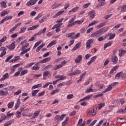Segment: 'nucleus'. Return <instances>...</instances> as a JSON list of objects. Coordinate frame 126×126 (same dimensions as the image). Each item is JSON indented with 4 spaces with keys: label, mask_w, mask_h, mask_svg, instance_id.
Returning a JSON list of instances; mask_svg holds the SVG:
<instances>
[{
    "label": "nucleus",
    "mask_w": 126,
    "mask_h": 126,
    "mask_svg": "<svg viewBox=\"0 0 126 126\" xmlns=\"http://www.w3.org/2000/svg\"><path fill=\"white\" fill-rule=\"evenodd\" d=\"M108 30V27L103 28L101 29H100L99 30L95 32L92 33L91 35V36L95 37V36H101V35H103V34H104V33H106V32H107V31Z\"/></svg>",
    "instance_id": "f257e3e1"
},
{
    "label": "nucleus",
    "mask_w": 126,
    "mask_h": 126,
    "mask_svg": "<svg viewBox=\"0 0 126 126\" xmlns=\"http://www.w3.org/2000/svg\"><path fill=\"white\" fill-rule=\"evenodd\" d=\"M116 84H119V83L118 82H115L112 83L111 85H109L107 88L102 93H106V92H109V91H111L112 89H113V87L116 85Z\"/></svg>",
    "instance_id": "f03ea898"
},
{
    "label": "nucleus",
    "mask_w": 126,
    "mask_h": 126,
    "mask_svg": "<svg viewBox=\"0 0 126 126\" xmlns=\"http://www.w3.org/2000/svg\"><path fill=\"white\" fill-rule=\"evenodd\" d=\"M94 43V39H89L87 41L86 43V49H90L92 47V45L91 44H93Z\"/></svg>",
    "instance_id": "7ed1b4c3"
},
{
    "label": "nucleus",
    "mask_w": 126,
    "mask_h": 126,
    "mask_svg": "<svg viewBox=\"0 0 126 126\" xmlns=\"http://www.w3.org/2000/svg\"><path fill=\"white\" fill-rule=\"evenodd\" d=\"M66 114H62L61 116L60 115H57L55 116V120L57 121V122H60V121H63V118L66 117Z\"/></svg>",
    "instance_id": "20e7f679"
},
{
    "label": "nucleus",
    "mask_w": 126,
    "mask_h": 126,
    "mask_svg": "<svg viewBox=\"0 0 126 126\" xmlns=\"http://www.w3.org/2000/svg\"><path fill=\"white\" fill-rule=\"evenodd\" d=\"M6 48L5 47H1L0 48V52H1V55H0V58H2L3 56L6 55Z\"/></svg>",
    "instance_id": "39448f33"
},
{
    "label": "nucleus",
    "mask_w": 126,
    "mask_h": 126,
    "mask_svg": "<svg viewBox=\"0 0 126 126\" xmlns=\"http://www.w3.org/2000/svg\"><path fill=\"white\" fill-rule=\"evenodd\" d=\"M10 51H12L15 48V41H13L10 45L6 46Z\"/></svg>",
    "instance_id": "423d86ee"
},
{
    "label": "nucleus",
    "mask_w": 126,
    "mask_h": 126,
    "mask_svg": "<svg viewBox=\"0 0 126 126\" xmlns=\"http://www.w3.org/2000/svg\"><path fill=\"white\" fill-rule=\"evenodd\" d=\"M36 1H38V0H30L27 2V5L28 6H31V5H34L36 3Z\"/></svg>",
    "instance_id": "0eeeda50"
},
{
    "label": "nucleus",
    "mask_w": 126,
    "mask_h": 126,
    "mask_svg": "<svg viewBox=\"0 0 126 126\" xmlns=\"http://www.w3.org/2000/svg\"><path fill=\"white\" fill-rule=\"evenodd\" d=\"M118 57L117 56H113L111 59V61L112 63H113L114 64H117L118 63Z\"/></svg>",
    "instance_id": "6e6552de"
},
{
    "label": "nucleus",
    "mask_w": 126,
    "mask_h": 126,
    "mask_svg": "<svg viewBox=\"0 0 126 126\" xmlns=\"http://www.w3.org/2000/svg\"><path fill=\"white\" fill-rule=\"evenodd\" d=\"M88 15L91 19H93V18H94V17H95L96 15L95 14V11L93 10V11H90L89 12Z\"/></svg>",
    "instance_id": "1a4fd4ad"
},
{
    "label": "nucleus",
    "mask_w": 126,
    "mask_h": 126,
    "mask_svg": "<svg viewBox=\"0 0 126 126\" xmlns=\"http://www.w3.org/2000/svg\"><path fill=\"white\" fill-rule=\"evenodd\" d=\"M50 61H51V57H48L43 60L39 61V63H48V62H50Z\"/></svg>",
    "instance_id": "9d476101"
},
{
    "label": "nucleus",
    "mask_w": 126,
    "mask_h": 126,
    "mask_svg": "<svg viewBox=\"0 0 126 126\" xmlns=\"http://www.w3.org/2000/svg\"><path fill=\"white\" fill-rule=\"evenodd\" d=\"M81 47V42H78L76 45L73 48L72 51H76L77 49H79Z\"/></svg>",
    "instance_id": "9b49d317"
},
{
    "label": "nucleus",
    "mask_w": 126,
    "mask_h": 126,
    "mask_svg": "<svg viewBox=\"0 0 126 126\" xmlns=\"http://www.w3.org/2000/svg\"><path fill=\"white\" fill-rule=\"evenodd\" d=\"M82 60V56L79 55L77 58L75 60V63H79Z\"/></svg>",
    "instance_id": "f8f14e48"
},
{
    "label": "nucleus",
    "mask_w": 126,
    "mask_h": 126,
    "mask_svg": "<svg viewBox=\"0 0 126 126\" xmlns=\"http://www.w3.org/2000/svg\"><path fill=\"white\" fill-rule=\"evenodd\" d=\"M20 25H21V23H18V24H17L13 28H12V29H11V30H10L9 33H11V32H13V31H14V30H15V29L17 28V27L19 26Z\"/></svg>",
    "instance_id": "ddd939ff"
},
{
    "label": "nucleus",
    "mask_w": 126,
    "mask_h": 126,
    "mask_svg": "<svg viewBox=\"0 0 126 126\" xmlns=\"http://www.w3.org/2000/svg\"><path fill=\"white\" fill-rule=\"evenodd\" d=\"M9 77V75L8 73L4 74L3 75V78L0 79V81H2L3 80H5V79H7Z\"/></svg>",
    "instance_id": "4468645a"
},
{
    "label": "nucleus",
    "mask_w": 126,
    "mask_h": 126,
    "mask_svg": "<svg viewBox=\"0 0 126 126\" xmlns=\"http://www.w3.org/2000/svg\"><path fill=\"white\" fill-rule=\"evenodd\" d=\"M46 28H44L42 31V30H40L39 32H38L36 34H35L34 36H37L39 35H41V34H44L46 32Z\"/></svg>",
    "instance_id": "2eb2a0df"
},
{
    "label": "nucleus",
    "mask_w": 126,
    "mask_h": 126,
    "mask_svg": "<svg viewBox=\"0 0 126 126\" xmlns=\"http://www.w3.org/2000/svg\"><path fill=\"white\" fill-rule=\"evenodd\" d=\"M85 75H86V72H84V73L80 75V79L77 81V83L81 82L82 79H83V77H84Z\"/></svg>",
    "instance_id": "dca6fc26"
},
{
    "label": "nucleus",
    "mask_w": 126,
    "mask_h": 126,
    "mask_svg": "<svg viewBox=\"0 0 126 126\" xmlns=\"http://www.w3.org/2000/svg\"><path fill=\"white\" fill-rule=\"evenodd\" d=\"M14 119H13L12 120H10L6 123H4V126H10V125L12 124V123L14 122Z\"/></svg>",
    "instance_id": "f3484780"
},
{
    "label": "nucleus",
    "mask_w": 126,
    "mask_h": 126,
    "mask_svg": "<svg viewBox=\"0 0 126 126\" xmlns=\"http://www.w3.org/2000/svg\"><path fill=\"white\" fill-rule=\"evenodd\" d=\"M68 38H71V39H75V33L71 32L68 34Z\"/></svg>",
    "instance_id": "a211bd4d"
},
{
    "label": "nucleus",
    "mask_w": 126,
    "mask_h": 126,
    "mask_svg": "<svg viewBox=\"0 0 126 126\" xmlns=\"http://www.w3.org/2000/svg\"><path fill=\"white\" fill-rule=\"evenodd\" d=\"M126 54V50H122L119 51V57H123L124 55Z\"/></svg>",
    "instance_id": "6ab92c4d"
},
{
    "label": "nucleus",
    "mask_w": 126,
    "mask_h": 126,
    "mask_svg": "<svg viewBox=\"0 0 126 126\" xmlns=\"http://www.w3.org/2000/svg\"><path fill=\"white\" fill-rule=\"evenodd\" d=\"M49 71H46L45 72H43V79L44 80H46V79H47V76H48V75H49Z\"/></svg>",
    "instance_id": "aec40b11"
},
{
    "label": "nucleus",
    "mask_w": 126,
    "mask_h": 126,
    "mask_svg": "<svg viewBox=\"0 0 126 126\" xmlns=\"http://www.w3.org/2000/svg\"><path fill=\"white\" fill-rule=\"evenodd\" d=\"M123 75V71L118 73L115 76V78L116 79H120V77Z\"/></svg>",
    "instance_id": "412c9836"
},
{
    "label": "nucleus",
    "mask_w": 126,
    "mask_h": 126,
    "mask_svg": "<svg viewBox=\"0 0 126 126\" xmlns=\"http://www.w3.org/2000/svg\"><path fill=\"white\" fill-rule=\"evenodd\" d=\"M56 44H57V40H53L47 45V48H50V47L54 46V45H56Z\"/></svg>",
    "instance_id": "4be33fe9"
},
{
    "label": "nucleus",
    "mask_w": 126,
    "mask_h": 126,
    "mask_svg": "<svg viewBox=\"0 0 126 126\" xmlns=\"http://www.w3.org/2000/svg\"><path fill=\"white\" fill-rule=\"evenodd\" d=\"M38 27H39V25H36L35 26H33L32 27L29 28L28 29V31H32V30H34L35 29H36V28H38Z\"/></svg>",
    "instance_id": "5701e85b"
},
{
    "label": "nucleus",
    "mask_w": 126,
    "mask_h": 126,
    "mask_svg": "<svg viewBox=\"0 0 126 126\" xmlns=\"http://www.w3.org/2000/svg\"><path fill=\"white\" fill-rule=\"evenodd\" d=\"M64 12V10L63 11H59L58 13H57L54 16V18H56L58 17V16H59V15H61V14H63V13Z\"/></svg>",
    "instance_id": "b1692460"
},
{
    "label": "nucleus",
    "mask_w": 126,
    "mask_h": 126,
    "mask_svg": "<svg viewBox=\"0 0 126 126\" xmlns=\"http://www.w3.org/2000/svg\"><path fill=\"white\" fill-rule=\"evenodd\" d=\"M68 120H69V117H66L65 121L62 123V126H66V125H67V122H68Z\"/></svg>",
    "instance_id": "393cba45"
},
{
    "label": "nucleus",
    "mask_w": 126,
    "mask_h": 126,
    "mask_svg": "<svg viewBox=\"0 0 126 126\" xmlns=\"http://www.w3.org/2000/svg\"><path fill=\"white\" fill-rule=\"evenodd\" d=\"M112 45V42L109 41L108 43H105L104 45V50H106V48L108 47H111Z\"/></svg>",
    "instance_id": "a878e982"
},
{
    "label": "nucleus",
    "mask_w": 126,
    "mask_h": 126,
    "mask_svg": "<svg viewBox=\"0 0 126 126\" xmlns=\"http://www.w3.org/2000/svg\"><path fill=\"white\" fill-rule=\"evenodd\" d=\"M60 5H61V4L56 3L52 5L51 8L52 9H55V8H57L59 7V6Z\"/></svg>",
    "instance_id": "bb28decb"
},
{
    "label": "nucleus",
    "mask_w": 126,
    "mask_h": 126,
    "mask_svg": "<svg viewBox=\"0 0 126 126\" xmlns=\"http://www.w3.org/2000/svg\"><path fill=\"white\" fill-rule=\"evenodd\" d=\"M119 68V66H115L112 68V69L110 70V74H112V73H114V71L115 70H117L118 68Z\"/></svg>",
    "instance_id": "cd10ccee"
},
{
    "label": "nucleus",
    "mask_w": 126,
    "mask_h": 126,
    "mask_svg": "<svg viewBox=\"0 0 126 126\" xmlns=\"http://www.w3.org/2000/svg\"><path fill=\"white\" fill-rule=\"evenodd\" d=\"M125 113H126V111L125 109H119L117 111V114H125Z\"/></svg>",
    "instance_id": "c85d7f7f"
},
{
    "label": "nucleus",
    "mask_w": 126,
    "mask_h": 126,
    "mask_svg": "<svg viewBox=\"0 0 126 126\" xmlns=\"http://www.w3.org/2000/svg\"><path fill=\"white\" fill-rule=\"evenodd\" d=\"M79 9V6H77L76 7L73 8L71 9V10L69 11V13H70V12H75L77 11V10H78Z\"/></svg>",
    "instance_id": "c756f323"
},
{
    "label": "nucleus",
    "mask_w": 126,
    "mask_h": 126,
    "mask_svg": "<svg viewBox=\"0 0 126 126\" xmlns=\"http://www.w3.org/2000/svg\"><path fill=\"white\" fill-rule=\"evenodd\" d=\"M39 115H40V111H36L33 114V116L32 117V118L33 119H35V118H37V117H38Z\"/></svg>",
    "instance_id": "7c9ffc66"
},
{
    "label": "nucleus",
    "mask_w": 126,
    "mask_h": 126,
    "mask_svg": "<svg viewBox=\"0 0 126 126\" xmlns=\"http://www.w3.org/2000/svg\"><path fill=\"white\" fill-rule=\"evenodd\" d=\"M8 94V92H4L3 91H0V96H6Z\"/></svg>",
    "instance_id": "2f4dec72"
},
{
    "label": "nucleus",
    "mask_w": 126,
    "mask_h": 126,
    "mask_svg": "<svg viewBox=\"0 0 126 126\" xmlns=\"http://www.w3.org/2000/svg\"><path fill=\"white\" fill-rule=\"evenodd\" d=\"M7 119V116L5 115V114L2 115L0 119V123H2L3 121H4V120Z\"/></svg>",
    "instance_id": "473e14b6"
},
{
    "label": "nucleus",
    "mask_w": 126,
    "mask_h": 126,
    "mask_svg": "<svg viewBox=\"0 0 126 126\" xmlns=\"http://www.w3.org/2000/svg\"><path fill=\"white\" fill-rule=\"evenodd\" d=\"M74 22L75 23V25H76V24H82V23H83V22H84V19H83L81 21L77 20V21H76Z\"/></svg>",
    "instance_id": "72a5a7b5"
},
{
    "label": "nucleus",
    "mask_w": 126,
    "mask_h": 126,
    "mask_svg": "<svg viewBox=\"0 0 126 126\" xmlns=\"http://www.w3.org/2000/svg\"><path fill=\"white\" fill-rule=\"evenodd\" d=\"M0 3L1 6H2V7H3L4 8H6L7 5H6V2H5V1H3L1 2Z\"/></svg>",
    "instance_id": "f704fd0d"
},
{
    "label": "nucleus",
    "mask_w": 126,
    "mask_h": 126,
    "mask_svg": "<svg viewBox=\"0 0 126 126\" xmlns=\"http://www.w3.org/2000/svg\"><path fill=\"white\" fill-rule=\"evenodd\" d=\"M93 111L92 112V116H95V115H96V110H97V107L94 106L93 107Z\"/></svg>",
    "instance_id": "c9c22d12"
},
{
    "label": "nucleus",
    "mask_w": 126,
    "mask_h": 126,
    "mask_svg": "<svg viewBox=\"0 0 126 126\" xmlns=\"http://www.w3.org/2000/svg\"><path fill=\"white\" fill-rule=\"evenodd\" d=\"M14 104V102H9L7 105V107L8 109H11V108L13 107Z\"/></svg>",
    "instance_id": "e433bc0d"
},
{
    "label": "nucleus",
    "mask_w": 126,
    "mask_h": 126,
    "mask_svg": "<svg viewBox=\"0 0 126 126\" xmlns=\"http://www.w3.org/2000/svg\"><path fill=\"white\" fill-rule=\"evenodd\" d=\"M42 86V85L40 84H38L37 85H34L32 87V89H36V88H39V87H41Z\"/></svg>",
    "instance_id": "4c0bfd02"
},
{
    "label": "nucleus",
    "mask_w": 126,
    "mask_h": 126,
    "mask_svg": "<svg viewBox=\"0 0 126 126\" xmlns=\"http://www.w3.org/2000/svg\"><path fill=\"white\" fill-rule=\"evenodd\" d=\"M104 106H105V103H101L98 105L97 108H98V110H100V109H102V108H103V107H104Z\"/></svg>",
    "instance_id": "58836bf2"
},
{
    "label": "nucleus",
    "mask_w": 126,
    "mask_h": 126,
    "mask_svg": "<svg viewBox=\"0 0 126 126\" xmlns=\"http://www.w3.org/2000/svg\"><path fill=\"white\" fill-rule=\"evenodd\" d=\"M45 46V43H42L40 46H39L36 49V52H39L43 47Z\"/></svg>",
    "instance_id": "ea45409f"
},
{
    "label": "nucleus",
    "mask_w": 126,
    "mask_h": 126,
    "mask_svg": "<svg viewBox=\"0 0 126 126\" xmlns=\"http://www.w3.org/2000/svg\"><path fill=\"white\" fill-rule=\"evenodd\" d=\"M40 91L36 90H34L32 92V96L33 97H35L36 96V94H37V93H38V92H39Z\"/></svg>",
    "instance_id": "a19ab883"
},
{
    "label": "nucleus",
    "mask_w": 126,
    "mask_h": 126,
    "mask_svg": "<svg viewBox=\"0 0 126 126\" xmlns=\"http://www.w3.org/2000/svg\"><path fill=\"white\" fill-rule=\"evenodd\" d=\"M73 73L74 75H76V74H80V73H81V71L80 70H75Z\"/></svg>",
    "instance_id": "79ce46f5"
},
{
    "label": "nucleus",
    "mask_w": 126,
    "mask_h": 126,
    "mask_svg": "<svg viewBox=\"0 0 126 126\" xmlns=\"http://www.w3.org/2000/svg\"><path fill=\"white\" fill-rule=\"evenodd\" d=\"M63 66V64H60L57 65L55 67H54V70H57V69H59V68H61V67Z\"/></svg>",
    "instance_id": "37998d69"
},
{
    "label": "nucleus",
    "mask_w": 126,
    "mask_h": 126,
    "mask_svg": "<svg viewBox=\"0 0 126 126\" xmlns=\"http://www.w3.org/2000/svg\"><path fill=\"white\" fill-rule=\"evenodd\" d=\"M12 58H13V55H11L10 56H8L6 59L5 60V63H7L8 62V61H10V60H11V59H12Z\"/></svg>",
    "instance_id": "c03bdc74"
},
{
    "label": "nucleus",
    "mask_w": 126,
    "mask_h": 126,
    "mask_svg": "<svg viewBox=\"0 0 126 126\" xmlns=\"http://www.w3.org/2000/svg\"><path fill=\"white\" fill-rule=\"evenodd\" d=\"M28 73V70L25 69L21 72V75H24V74H26V73Z\"/></svg>",
    "instance_id": "a18cd8bd"
},
{
    "label": "nucleus",
    "mask_w": 126,
    "mask_h": 126,
    "mask_svg": "<svg viewBox=\"0 0 126 126\" xmlns=\"http://www.w3.org/2000/svg\"><path fill=\"white\" fill-rule=\"evenodd\" d=\"M105 24H106V22L100 23L99 25H97L96 27L99 29L103 27V26H104Z\"/></svg>",
    "instance_id": "49530a36"
},
{
    "label": "nucleus",
    "mask_w": 126,
    "mask_h": 126,
    "mask_svg": "<svg viewBox=\"0 0 126 126\" xmlns=\"http://www.w3.org/2000/svg\"><path fill=\"white\" fill-rule=\"evenodd\" d=\"M5 14H8V13H7V11L4 10L2 12H1V13H0V15L1 16H4V15H5Z\"/></svg>",
    "instance_id": "de8ad7c7"
},
{
    "label": "nucleus",
    "mask_w": 126,
    "mask_h": 126,
    "mask_svg": "<svg viewBox=\"0 0 126 126\" xmlns=\"http://www.w3.org/2000/svg\"><path fill=\"white\" fill-rule=\"evenodd\" d=\"M50 84H53V83L49 82V83H46L44 85H43V88H47V87L49 86Z\"/></svg>",
    "instance_id": "09e8293b"
},
{
    "label": "nucleus",
    "mask_w": 126,
    "mask_h": 126,
    "mask_svg": "<svg viewBox=\"0 0 126 126\" xmlns=\"http://www.w3.org/2000/svg\"><path fill=\"white\" fill-rule=\"evenodd\" d=\"M104 95L103 93H101L94 96V98H98V97H102Z\"/></svg>",
    "instance_id": "8fccbe9b"
},
{
    "label": "nucleus",
    "mask_w": 126,
    "mask_h": 126,
    "mask_svg": "<svg viewBox=\"0 0 126 126\" xmlns=\"http://www.w3.org/2000/svg\"><path fill=\"white\" fill-rule=\"evenodd\" d=\"M66 78V76L63 77V75H61L59 79H58V81H60L61 80H63L64 79H65Z\"/></svg>",
    "instance_id": "3c124183"
},
{
    "label": "nucleus",
    "mask_w": 126,
    "mask_h": 126,
    "mask_svg": "<svg viewBox=\"0 0 126 126\" xmlns=\"http://www.w3.org/2000/svg\"><path fill=\"white\" fill-rule=\"evenodd\" d=\"M26 27H23L21 29V31L20 33H24L25 32V30H26Z\"/></svg>",
    "instance_id": "603ef678"
},
{
    "label": "nucleus",
    "mask_w": 126,
    "mask_h": 126,
    "mask_svg": "<svg viewBox=\"0 0 126 126\" xmlns=\"http://www.w3.org/2000/svg\"><path fill=\"white\" fill-rule=\"evenodd\" d=\"M7 38V37L6 36H5L2 39H1L0 40V42L1 43H3V42H4L5 41H6Z\"/></svg>",
    "instance_id": "864d4df0"
},
{
    "label": "nucleus",
    "mask_w": 126,
    "mask_h": 126,
    "mask_svg": "<svg viewBox=\"0 0 126 126\" xmlns=\"http://www.w3.org/2000/svg\"><path fill=\"white\" fill-rule=\"evenodd\" d=\"M32 70H39L40 69V67L33 66L32 67Z\"/></svg>",
    "instance_id": "5fc2aeb1"
},
{
    "label": "nucleus",
    "mask_w": 126,
    "mask_h": 126,
    "mask_svg": "<svg viewBox=\"0 0 126 126\" xmlns=\"http://www.w3.org/2000/svg\"><path fill=\"white\" fill-rule=\"evenodd\" d=\"M110 36L109 38V40H113V39H114V38H115V36H116V34L113 33V34H110Z\"/></svg>",
    "instance_id": "6e6d98bb"
},
{
    "label": "nucleus",
    "mask_w": 126,
    "mask_h": 126,
    "mask_svg": "<svg viewBox=\"0 0 126 126\" xmlns=\"http://www.w3.org/2000/svg\"><path fill=\"white\" fill-rule=\"evenodd\" d=\"M90 92H93V89H87L85 91V93H90Z\"/></svg>",
    "instance_id": "4d7b16f0"
},
{
    "label": "nucleus",
    "mask_w": 126,
    "mask_h": 126,
    "mask_svg": "<svg viewBox=\"0 0 126 126\" xmlns=\"http://www.w3.org/2000/svg\"><path fill=\"white\" fill-rule=\"evenodd\" d=\"M96 123H97V120H94V121H93L89 125V126H94V125H95V124H96Z\"/></svg>",
    "instance_id": "13d9d810"
},
{
    "label": "nucleus",
    "mask_w": 126,
    "mask_h": 126,
    "mask_svg": "<svg viewBox=\"0 0 126 126\" xmlns=\"http://www.w3.org/2000/svg\"><path fill=\"white\" fill-rule=\"evenodd\" d=\"M21 116V112L17 111L16 112V117L17 118H20Z\"/></svg>",
    "instance_id": "bf43d9fd"
},
{
    "label": "nucleus",
    "mask_w": 126,
    "mask_h": 126,
    "mask_svg": "<svg viewBox=\"0 0 126 126\" xmlns=\"http://www.w3.org/2000/svg\"><path fill=\"white\" fill-rule=\"evenodd\" d=\"M112 15H113V14H111L109 15H106L104 16V18L105 19H109V18H110V17H111L112 16Z\"/></svg>",
    "instance_id": "052dcab7"
},
{
    "label": "nucleus",
    "mask_w": 126,
    "mask_h": 126,
    "mask_svg": "<svg viewBox=\"0 0 126 126\" xmlns=\"http://www.w3.org/2000/svg\"><path fill=\"white\" fill-rule=\"evenodd\" d=\"M90 4H91V3H86L84 4L83 7H84V8H87V7H88V6H89L90 5Z\"/></svg>",
    "instance_id": "680f3d73"
},
{
    "label": "nucleus",
    "mask_w": 126,
    "mask_h": 126,
    "mask_svg": "<svg viewBox=\"0 0 126 126\" xmlns=\"http://www.w3.org/2000/svg\"><path fill=\"white\" fill-rule=\"evenodd\" d=\"M73 98V94H68L67 95V99H72Z\"/></svg>",
    "instance_id": "e2e57ef3"
},
{
    "label": "nucleus",
    "mask_w": 126,
    "mask_h": 126,
    "mask_svg": "<svg viewBox=\"0 0 126 126\" xmlns=\"http://www.w3.org/2000/svg\"><path fill=\"white\" fill-rule=\"evenodd\" d=\"M90 57H91V55L88 54H86L85 56V60H88V59H89V58H90Z\"/></svg>",
    "instance_id": "0e129e2a"
},
{
    "label": "nucleus",
    "mask_w": 126,
    "mask_h": 126,
    "mask_svg": "<svg viewBox=\"0 0 126 126\" xmlns=\"http://www.w3.org/2000/svg\"><path fill=\"white\" fill-rule=\"evenodd\" d=\"M65 85V83L64 82H62L59 85H58V87H62V86H64Z\"/></svg>",
    "instance_id": "69168bd1"
},
{
    "label": "nucleus",
    "mask_w": 126,
    "mask_h": 126,
    "mask_svg": "<svg viewBox=\"0 0 126 126\" xmlns=\"http://www.w3.org/2000/svg\"><path fill=\"white\" fill-rule=\"evenodd\" d=\"M75 114H76V111L75 110H73V111H72L70 114L69 115V116H74V115H75Z\"/></svg>",
    "instance_id": "338daca9"
},
{
    "label": "nucleus",
    "mask_w": 126,
    "mask_h": 126,
    "mask_svg": "<svg viewBox=\"0 0 126 126\" xmlns=\"http://www.w3.org/2000/svg\"><path fill=\"white\" fill-rule=\"evenodd\" d=\"M122 79L125 80L126 79V73H123L122 74Z\"/></svg>",
    "instance_id": "774afa93"
}]
</instances>
